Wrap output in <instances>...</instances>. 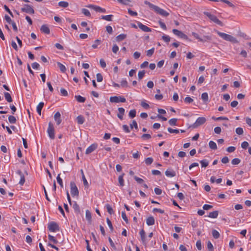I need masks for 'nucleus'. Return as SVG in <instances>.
Instances as JSON below:
<instances>
[{"label": "nucleus", "mask_w": 251, "mask_h": 251, "mask_svg": "<svg viewBox=\"0 0 251 251\" xmlns=\"http://www.w3.org/2000/svg\"><path fill=\"white\" fill-rule=\"evenodd\" d=\"M144 3L148 5L151 8L153 9L156 13L160 14V15L166 17L169 15V13L166 11L160 8L159 7L155 5L147 0L144 1Z\"/></svg>", "instance_id": "nucleus-1"}, {"label": "nucleus", "mask_w": 251, "mask_h": 251, "mask_svg": "<svg viewBox=\"0 0 251 251\" xmlns=\"http://www.w3.org/2000/svg\"><path fill=\"white\" fill-rule=\"evenodd\" d=\"M216 33L220 37L226 41H229L233 43H238L237 40L235 37L232 36L230 35L220 32L218 30L216 31Z\"/></svg>", "instance_id": "nucleus-2"}, {"label": "nucleus", "mask_w": 251, "mask_h": 251, "mask_svg": "<svg viewBox=\"0 0 251 251\" xmlns=\"http://www.w3.org/2000/svg\"><path fill=\"white\" fill-rule=\"evenodd\" d=\"M203 13L205 15L207 16L211 21H212L214 23L220 25H223L222 22L221 21H220L216 16L212 15L210 13L208 12H204Z\"/></svg>", "instance_id": "nucleus-3"}, {"label": "nucleus", "mask_w": 251, "mask_h": 251, "mask_svg": "<svg viewBox=\"0 0 251 251\" xmlns=\"http://www.w3.org/2000/svg\"><path fill=\"white\" fill-rule=\"evenodd\" d=\"M71 193L73 197H78L79 191L75 183L73 181L70 182Z\"/></svg>", "instance_id": "nucleus-4"}, {"label": "nucleus", "mask_w": 251, "mask_h": 251, "mask_svg": "<svg viewBox=\"0 0 251 251\" xmlns=\"http://www.w3.org/2000/svg\"><path fill=\"white\" fill-rule=\"evenodd\" d=\"M206 119L205 118L203 117H199L197 119V120L196 121L195 123H194L193 125L192 126L193 128H197L198 126L204 124L206 122Z\"/></svg>", "instance_id": "nucleus-5"}, {"label": "nucleus", "mask_w": 251, "mask_h": 251, "mask_svg": "<svg viewBox=\"0 0 251 251\" xmlns=\"http://www.w3.org/2000/svg\"><path fill=\"white\" fill-rule=\"evenodd\" d=\"M47 132L50 138L51 139H53L54 138V129L52 124L50 122L49 124Z\"/></svg>", "instance_id": "nucleus-6"}, {"label": "nucleus", "mask_w": 251, "mask_h": 251, "mask_svg": "<svg viewBox=\"0 0 251 251\" xmlns=\"http://www.w3.org/2000/svg\"><path fill=\"white\" fill-rule=\"evenodd\" d=\"M110 101L111 102L118 103L119 102H125L126 101V100L125 98L122 97H111L110 98Z\"/></svg>", "instance_id": "nucleus-7"}, {"label": "nucleus", "mask_w": 251, "mask_h": 251, "mask_svg": "<svg viewBox=\"0 0 251 251\" xmlns=\"http://www.w3.org/2000/svg\"><path fill=\"white\" fill-rule=\"evenodd\" d=\"M21 10L22 12L32 14L34 13V10L33 7L28 4H25L24 7L21 8Z\"/></svg>", "instance_id": "nucleus-8"}, {"label": "nucleus", "mask_w": 251, "mask_h": 251, "mask_svg": "<svg viewBox=\"0 0 251 251\" xmlns=\"http://www.w3.org/2000/svg\"><path fill=\"white\" fill-rule=\"evenodd\" d=\"M173 32L174 34L177 36L178 37H179L181 38L188 40V36L184 34L181 31H179L176 29H173Z\"/></svg>", "instance_id": "nucleus-9"}, {"label": "nucleus", "mask_w": 251, "mask_h": 251, "mask_svg": "<svg viewBox=\"0 0 251 251\" xmlns=\"http://www.w3.org/2000/svg\"><path fill=\"white\" fill-rule=\"evenodd\" d=\"M49 229L52 232L59 230V227L57 224L54 222H51L48 226Z\"/></svg>", "instance_id": "nucleus-10"}, {"label": "nucleus", "mask_w": 251, "mask_h": 251, "mask_svg": "<svg viewBox=\"0 0 251 251\" xmlns=\"http://www.w3.org/2000/svg\"><path fill=\"white\" fill-rule=\"evenodd\" d=\"M98 145L97 144H92L90 146H89L86 150V154H89L90 153L92 152L97 148Z\"/></svg>", "instance_id": "nucleus-11"}, {"label": "nucleus", "mask_w": 251, "mask_h": 251, "mask_svg": "<svg viewBox=\"0 0 251 251\" xmlns=\"http://www.w3.org/2000/svg\"><path fill=\"white\" fill-rule=\"evenodd\" d=\"M138 27L142 30L143 31L145 32H150L151 31V29L148 27L147 26L143 25L140 22H138Z\"/></svg>", "instance_id": "nucleus-12"}, {"label": "nucleus", "mask_w": 251, "mask_h": 251, "mask_svg": "<svg viewBox=\"0 0 251 251\" xmlns=\"http://www.w3.org/2000/svg\"><path fill=\"white\" fill-rule=\"evenodd\" d=\"M140 235L141 238V240L142 243L146 245V234L145 232L143 229H141L140 231Z\"/></svg>", "instance_id": "nucleus-13"}, {"label": "nucleus", "mask_w": 251, "mask_h": 251, "mask_svg": "<svg viewBox=\"0 0 251 251\" xmlns=\"http://www.w3.org/2000/svg\"><path fill=\"white\" fill-rule=\"evenodd\" d=\"M54 120L56 122L57 125H59L61 122V114L59 112H57L54 116Z\"/></svg>", "instance_id": "nucleus-14"}, {"label": "nucleus", "mask_w": 251, "mask_h": 251, "mask_svg": "<svg viewBox=\"0 0 251 251\" xmlns=\"http://www.w3.org/2000/svg\"><path fill=\"white\" fill-rule=\"evenodd\" d=\"M166 176L169 177H172L176 176V172L172 170H167L165 173Z\"/></svg>", "instance_id": "nucleus-15"}, {"label": "nucleus", "mask_w": 251, "mask_h": 251, "mask_svg": "<svg viewBox=\"0 0 251 251\" xmlns=\"http://www.w3.org/2000/svg\"><path fill=\"white\" fill-rule=\"evenodd\" d=\"M41 31L42 32L44 33L45 34H49L50 33V30L49 28V27L46 25H43L41 28Z\"/></svg>", "instance_id": "nucleus-16"}, {"label": "nucleus", "mask_w": 251, "mask_h": 251, "mask_svg": "<svg viewBox=\"0 0 251 251\" xmlns=\"http://www.w3.org/2000/svg\"><path fill=\"white\" fill-rule=\"evenodd\" d=\"M118 111H119V113L117 114L118 117L120 119L123 120V116H124V113H125V109H124V108H123L122 107L119 108H118Z\"/></svg>", "instance_id": "nucleus-17"}, {"label": "nucleus", "mask_w": 251, "mask_h": 251, "mask_svg": "<svg viewBox=\"0 0 251 251\" xmlns=\"http://www.w3.org/2000/svg\"><path fill=\"white\" fill-rule=\"evenodd\" d=\"M17 173L20 175V177H21L20 180L19 181V184L21 185H23L25 182V178L24 175L21 171H18Z\"/></svg>", "instance_id": "nucleus-18"}, {"label": "nucleus", "mask_w": 251, "mask_h": 251, "mask_svg": "<svg viewBox=\"0 0 251 251\" xmlns=\"http://www.w3.org/2000/svg\"><path fill=\"white\" fill-rule=\"evenodd\" d=\"M154 219L152 216H150L147 219L146 223L148 226H152L154 224Z\"/></svg>", "instance_id": "nucleus-19"}, {"label": "nucleus", "mask_w": 251, "mask_h": 251, "mask_svg": "<svg viewBox=\"0 0 251 251\" xmlns=\"http://www.w3.org/2000/svg\"><path fill=\"white\" fill-rule=\"evenodd\" d=\"M44 103L43 102H40L37 106V112L39 115H41V110L44 106Z\"/></svg>", "instance_id": "nucleus-20"}, {"label": "nucleus", "mask_w": 251, "mask_h": 251, "mask_svg": "<svg viewBox=\"0 0 251 251\" xmlns=\"http://www.w3.org/2000/svg\"><path fill=\"white\" fill-rule=\"evenodd\" d=\"M4 97H5V100L8 102H11L12 101V100H13L11 98V96L10 94L9 93L4 92Z\"/></svg>", "instance_id": "nucleus-21"}, {"label": "nucleus", "mask_w": 251, "mask_h": 251, "mask_svg": "<svg viewBox=\"0 0 251 251\" xmlns=\"http://www.w3.org/2000/svg\"><path fill=\"white\" fill-rule=\"evenodd\" d=\"M87 7L88 8H92V9L95 10L96 11L99 12H100V9L101 8V7L100 6L95 5H92V4H89V5H87Z\"/></svg>", "instance_id": "nucleus-22"}, {"label": "nucleus", "mask_w": 251, "mask_h": 251, "mask_svg": "<svg viewBox=\"0 0 251 251\" xmlns=\"http://www.w3.org/2000/svg\"><path fill=\"white\" fill-rule=\"evenodd\" d=\"M77 122L78 124H83L84 122L85 119L82 115H79L76 118Z\"/></svg>", "instance_id": "nucleus-23"}, {"label": "nucleus", "mask_w": 251, "mask_h": 251, "mask_svg": "<svg viewBox=\"0 0 251 251\" xmlns=\"http://www.w3.org/2000/svg\"><path fill=\"white\" fill-rule=\"evenodd\" d=\"M218 211H214L209 213L208 217L211 218H216L218 215Z\"/></svg>", "instance_id": "nucleus-24"}, {"label": "nucleus", "mask_w": 251, "mask_h": 251, "mask_svg": "<svg viewBox=\"0 0 251 251\" xmlns=\"http://www.w3.org/2000/svg\"><path fill=\"white\" fill-rule=\"evenodd\" d=\"M73 207L75 213H79L80 212L79 206L78 205V204L76 203V201L74 202V203L73 204Z\"/></svg>", "instance_id": "nucleus-25"}, {"label": "nucleus", "mask_w": 251, "mask_h": 251, "mask_svg": "<svg viewBox=\"0 0 251 251\" xmlns=\"http://www.w3.org/2000/svg\"><path fill=\"white\" fill-rule=\"evenodd\" d=\"M209 146L210 148L212 150H216L217 149L216 144L214 141H210L209 142Z\"/></svg>", "instance_id": "nucleus-26"}, {"label": "nucleus", "mask_w": 251, "mask_h": 251, "mask_svg": "<svg viewBox=\"0 0 251 251\" xmlns=\"http://www.w3.org/2000/svg\"><path fill=\"white\" fill-rule=\"evenodd\" d=\"M124 174H123L122 175L118 177V181L119 183V184L121 186H123L124 185V180L123 178Z\"/></svg>", "instance_id": "nucleus-27"}, {"label": "nucleus", "mask_w": 251, "mask_h": 251, "mask_svg": "<svg viewBox=\"0 0 251 251\" xmlns=\"http://www.w3.org/2000/svg\"><path fill=\"white\" fill-rule=\"evenodd\" d=\"M75 97L77 101L79 102H84L86 100V99L84 97H83L80 95L75 96Z\"/></svg>", "instance_id": "nucleus-28"}, {"label": "nucleus", "mask_w": 251, "mask_h": 251, "mask_svg": "<svg viewBox=\"0 0 251 251\" xmlns=\"http://www.w3.org/2000/svg\"><path fill=\"white\" fill-rule=\"evenodd\" d=\"M126 37V35L124 34H121L116 37L117 41H121L124 40Z\"/></svg>", "instance_id": "nucleus-29"}, {"label": "nucleus", "mask_w": 251, "mask_h": 251, "mask_svg": "<svg viewBox=\"0 0 251 251\" xmlns=\"http://www.w3.org/2000/svg\"><path fill=\"white\" fill-rule=\"evenodd\" d=\"M57 66L59 67V69L62 73H64L66 71V69L65 66L64 65H63L62 64H61L60 62H57Z\"/></svg>", "instance_id": "nucleus-30"}, {"label": "nucleus", "mask_w": 251, "mask_h": 251, "mask_svg": "<svg viewBox=\"0 0 251 251\" xmlns=\"http://www.w3.org/2000/svg\"><path fill=\"white\" fill-rule=\"evenodd\" d=\"M58 5L60 7H63V8H66L68 6L69 3L67 1H61L58 2Z\"/></svg>", "instance_id": "nucleus-31"}, {"label": "nucleus", "mask_w": 251, "mask_h": 251, "mask_svg": "<svg viewBox=\"0 0 251 251\" xmlns=\"http://www.w3.org/2000/svg\"><path fill=\"white\" fill-rule=\"evenodd\" d=\"M86 218L89 222H91V213L88 210L86 211Z\"/></svg>", "instance_id": "nucleus-32"}, {"label": "nucleus", "mask_w": 251, "mask_h": 251, "mask_svg": "<svg viewBox=\"0 0 251 251\" xmlns=\"http://www.w3.org/2000/svg\"><path fill=\"white\" fill-rule=\"evenodd\" d=\"M112 16H113V15H112L102 16L101 19L103 20L107 21H111Z\"/></svg>", "instance_id": "nucleus-33"}, {"label": "nucleus", "mask_w": 251, "mask_h": 251, "mask_svg": "<svg viewBox=\"0 0 251 251\" xmlns=\"http://www.w3.org/2000/svg\"><path fill=\"white\" fill-rule=\"evenodd\" d=\"M212 236L215 239H218L220 237V233L216 230H212Z\"/></svg>", "instance_id": "nucleus-34"}, {"label": "nucleus", "mask_w": 251, "mask_h": 251, "mask_svg": "<svg viewBox=\"0 0 251 251\" xmlns=\"http://www.w3.org/2000/svg\"><path fill=\"white\" fill-rule=\"evenodd\" d=\"M101 43L100 40L99 39H97L95 41L94 43L92 45V47L93 49H96L98 48L99 45H100Z\"/></svg>", "instance_id": "nucleus-35"}, {"label": "nucleus", "mask_w": 251, "mask_h": 251, "mask_svg": "<svg viewBox=\"0 0 251 251\" xmlns=\"http://www.w3.org/2000/svg\"><path fill=\"white\" fill-rule=\"evenodd\" d=\"M106 208L107 209V212L110 214H112L114 213L112 207L108 204L106 205Z\"/></svg>", "instance_id": "nucleus-36"}, {"label": "nucleus", "mask_w": 251, "mask_h": 251, "mask_svg": "<svg viewBox=\"0 0 251 251\" xmlns=\"http://www.w3.org/2000/svg\"><path fill=\"white\" fill-rule=\"evenodd\" d=\"M8 121L11 124H15L16 122V119L13 116H9L8 117Z\"/></svg>", "instance_id": "nucleus-37"}, {"label": "nucleus", "mask_w": 251, "mask_h": 251, "mask_svg": "<svg viewBox=\"0 0 251 251\" xmlns=\"http://www.w3.org/2000/svg\"><path fill=\"white\" fill-rule=\"evenodd\" d=\"M235 132L238 135H242L244 133V130L242 127H237L235 130Z\"/></svg>", "instance_id": "nucleus-38"}, {"label": "nucleus", "mask_w": 251, "mask_h": 251, "mask_svg": "<svg viewBox=\"0 0 251 251\" xmlns=\"http://www.w3.org/2000/svg\"><path fill=\"white\" fill-rule=\"evenodd\" d=\"M177 119L173 118L169 121V123L171 126H175L176 124Z\"/></svg>", "instance_id": "nucleus-39"}, {"label": "nucleus", "mask_w": 251, "mask_h": 251, "mask_svg": "<svg viewBox=\"0 0 251 251\" xmlns=\"http://www.w3.org/2000/svg\"><path fill=\"white\" fill-rule=\"evenodd\" d=\"M136 110L135 109L131 110L129 112V116L131 118H133L136 116Z\"/></svg>", "instance_id": "nucleus-40"}, {"label": "nucleus", "mask_w": 251, "mask_h": 251, "mask_svg": "<svg viewBox=\"0 0 251 251\" xmlns=\"http://www.w3.org/2000/svg\"><path fill=\"white\" fill-rule=\"evenodd\" d=\"M201 99L205 101L208 100V95L207 93H203L201 95Z\"/></svg>", "instance_id": "nucleus-41"}, {"label": "nucleus", "mask_w": 251, "mask_h": 251, "mask_svg": "<svg viewBox=\"0 0 251 251\" xmlns=\"http://www.w3.org/2000/svg\"><path fill=\"white\" fill-rule=\"evenodd\" d=\"M82 12L86 16L90 17L91 16L89 11L85 8L82 9Z\"/></svg>", "instance_id": "nucleus-42"}, {"label": "nucleus", "mask_w": 251, "mask_h": 251, "mask_svg": "<svg viewBox=\"0 0 251 251\" xmlns=\"http://www.w3.org/2000/svg\"><path fill=\"white\" fill-rule=\"evenodd\" d=\"M56 180H57V182L59 183V184L60 185V186L61 187H63V182H62V179L61 178V177H60V174H58L57 177H56Z\"/></svg>", "instance_id": "nucleus-43"}, {"label": "nucleus", "mask_w": 251, "mask_h": 251, "mask_svg": "<svg viewBox=\"0 0 251 251\" xmlns=\"http://www.w3.org/2000/svg\"><path fill=\"white\" fill-rule=\"evenodd\" d=\"M240 162L241 160L240 159L236 158L232 160L231 163L233 165H238L240 163Z\"/></svg>", "instance_id": "nucleus-44"}, {"label": "nucleus", "mask_w": 251, "mask_h": 251, "mask_svg": "<svg viewBox=\"0 0 251 251\" xmlns=\"http://www.w3.org/2000/svg\"><path fill=\"white\" fill-rule=\"evenodd\" d=\"M97 76V80L99 82H100L103 80V77L101 74L98 73L96 75Z\"/></svg>", "instance_id": "nucleus-45"}, {"label": "nucleus", "mask_w": 251, "mask_h": 251, "mask_svg": "<svg viewBox=\"0 0 251 251\" xmlns=\"http://www.w3.org/2000/svg\"><path fill=\"white\" fill-rule=\"evenodd\" d=\"M121 86L123 87H127L128 83L126 79H123L121 82Z\"/></svg>", "instance_id": "nucleus-46"}, {"label": "nucleus", "mask_w": 251, "mask_h": 251, "mask_svg": "<svg viewBox=\"0 0 251 251\" xmlns=\"http://www.w3.org/2000/svg\"><path fill=\"white\" fill-rule=\"evenodd\" d=\"M200 163L201 165V166L202 167H206L208 166V161H207L205 159H204V160H201L200 161Z\"/></svg>", "instance_id": "nucleus-47"}, {"label": "nucleus", "mask_w": 251, "mask_h": 251, "mask_svg": "<svg viewBox=\"0 0 251 251\" xmlns=\"http://www.w3.org/2000/svg\"><path fill=\"white\" fill-rule=\"evenodd\" d=\"M145 162L146 164L150 165L153 162V158L152 157H148L145 159Z\"/></svg>", "instance_id": "nucleus-48"}, {"label": "nucleus", "mask_w": 251, "mask_h": 251, "mask_svg": "<svg viewBox=\"0 0 251 251\" xmlns=\"http://www.w3.org/2000/svg\"><path fill=\"white\" fill-rule=\"evenodd\" d=\"M168 131L171 133H178L179 132L178 129H174L171 127L168 128Z\"/></svg>", "instance_id": "nucleus-49"}, {"label": "nucleus", "mask_w": 251, "mask_h": 251, "mask_svg": "<svg viewBox=\"0 0 251 251\" xmlns=\"http://www.w3.org/2000/svg\"><path fill=\"white\" fill-rule=\"evenodd\" d=\"M154 49L153 48L147 51V55L148 56H151L154 53Z\"/></svg>", "instance_id": "nucleus-50"}, {"label": "nucleus", "mask_w": 251, "mask_h": 251, "mask_svg": "<svg viewBox=\"0 0 251 251\" xmlns=\"http://www.w3.org/2000/svg\"><path fill=\"white\" fill-rule=\"evenodd\" d=\"M145 74V71H139L138 74V78L141 79L144 77Z\"/></svg>", "instance_id": "nucleus-51"}, {"label": "nucleus", "mask_w": 251, "mask_h": 251, "mask_svg": "<svg viewBox=\"0 0 251 251\" xmlns=\"http://www.w3.org/2000/svg\"><path fill=\"white\" fill-rule=\"evenodd\" d=\"M106 222H107V225H108V226L109 227L111 231H112L113 230V227L112 226V223L111 222V221L109 218L106 219Z\"/></svg>", "instance_id": "nucleus-52"}, {"label": "nucleus", "mask_w": 251, "mask_h": 251, "mask_svg": "<svg viewBox=\"0 0 251 251\" xmlns=\"http://www.w3.org/2000/svg\"><path fill=\"white\" fill-rule=\"evenodd\" d=\"M48 238L50 241H52L54 244H56L57 243V241L55 239V238L53 236L49 235Z\"/></svg>", "instance_id": "nucleus-53"}, {"label": "nucleus", "mask_w": 251, "mask_h": 251, "mask_svg": "<svg viewBox=\"0 0 251 251\" xmlns=\"http://www.w3.org/2000/svg\"><path fill=\"white\" fill-rule=\"evenodd\" d=\"M162 39L166 42H169L170 41V37L168 35H164L162 37Z\"/></svg>", "instance_id": "nucleus-54"}, {"label": "nucleus", "mask_w": 251, "mask_h": 251, "mask_svg": "<svg viewBox=\"0 0 251 251\" xmlns=\"http://www.w3.org/2000/svg\"><path fill=\"white\" fill-rule=\"evenodd\" d=\"M130 126L131 128H133V127H134L136 129H137V128H138L137 123L135 120H133L132 121V123L131 124H130Z\"/></svg>", "instance_id": "nucleus-55"}, {"label": "nucleus", "mask_w": 251, "mask_h": 251, "mask_svg": "<svg viewBox=\"0 0 251 251\" xmlns=\"http://www.w3.org/2000/svg\"><path fill=\"white\" fill-rule=\"evenodd\" d=\"M207 249L209 251H213V246L210 241L207 242Z\"/></svg>", "instance_id": "nucleus-56"}, {"label": "nucleus", "mask_w": 251, "mask_h": 251, "mask_svg": "<svg viewBox=\"0 0 251 251\" xmlns=\"http://www.w3.org/2000/svg\"><path fill=\"white\" fill-rule=\"evenodd\" d=\"M184 101L186 103H190L193 101V100L190 97H187L185 98Z\"/></svg>", "instance_id": "nucleus-57"}, {"label": "nucleus", "mask_w": 251, "mask_h": 251, "mask_svg": "<svg viewBox=\"0 0 251 251\" xmlns=\"http://www.w3.org/2000/svg\"><path fill=\"white\" fill-rule=\"evenodd\" d=\"M192 34L200 42H203V39L201 38L199 35L196 33H195V32H193L192 33Z\"/></svg>", "instance_id": "nucleus-58"}, {"label": "nucleus", "mask_w": 251, "mask_h": 251, "mask_svg": "<svg viewBox=\"0 0 251 251\" xmlns=\"http://www.w3.org/2000/svg\"><path fill=\"white\" fill-rule=\"evenodd\" d=\"M4 19L6 20V21L7 22V23H8V24H11L12 22H13L12 21L10 17L7 15H5L4 16Z\"/></svg>", "instance_id": "nucleus-59"}, {"label": "nucleus", "mask_w": 251, "mask_h": 251, "mask_svg": "<svg viewBox=\"0 0 251 251\" xmlns=\"http://www.w3.org/2000/svg\"><path fill=\"white\" fill-rule=\"evenodd\" d=\"M249 146V143L246 141H244L241 144V147L244 149H246Z\"/></svg>", "instance_id": "nucleus-60"}, {"label": "nucleus", "mask_w": 251, "mask_h": 251, "mask_svg": "<svg viewBox=\"0 0 251 251\" xmlns=\"http://www.w3.org/2000/svg\"><path fill=\"white\" fill-rule=\"evenodd\" d=\"M151 138V136L149 134H144L142 135V138L144 140L150 139Z\"/></svg>", "instance_id": "nucleus-61"}, {"label": "nucleus", "mask_w": 251, "mask_h": 251, "mask_svg": "<svg viewBox=\"0 0 251 251\" xmlns=\"http://www.w3.org/2000/svg\"><path fill=\"white\" fill-rule=\"evenodd\" d=\"M213 207L212 205L209 204H204L203 206V209L205 210H208Z\"/></svg>", "instance_id": "nucleus-62"}, {"label": "nucleus", "mask_w": 251, "mask_h": 251, "mask_svg": "<svg viewBox=\"0 0 251 251\" xmlns=\"http://www.w3.org/2000/svg\"><path fill=\"white\" fill-rule=\"evenodd\" d=\"M118 50H119L118 46L116 44L114 45L112 47V51L114 53H116L118 52Z\"/></svg>", "instance_id": "nucleus-63"}, {"label": "nucleus", "mask_w": 251, "mask_h": 251, "mask_svg": "<svg viewBox=\"0 0 251 251\" xmlns=\"http://www.w3.org/2000/svg\"><path fill=\"white\" fill-rule=\"evenodd\" d=\"M128 13L131 16H135L137 15V13L135 11H132L131 9H128Z\"/></svg>", "instance_id": "nucleus-64"}]
</instances>
